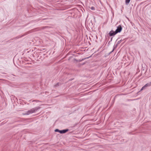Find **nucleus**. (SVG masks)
<instances>
[{"label":"nucleus","mask_w":151,"mask_h":151,"mask_svg":"<svg viewBox=\"0 0 151 151\" xmlns=\"http://www.w3.org/2000/svg\"><path fill=\"white\" fill-rule=\"evenodd\" d=\"M40 108V107L37 106L34 108H33L30 110L26 111L24 113L25 115H28L29 114L36 112Z\"/></svg>","instance_id":"obj_1"},{"label":"nucleus","mask_w":151,"mask_h":151,"mask_svg":"<svg viewBox=\"0 0 151 151\" xmlns=\"http://www.w3.org/2000/svg\"><path fill=\"white\" fill-rule=\"evenodd\" d=\"M68 130V129H64L62 130H60L58 129H56L55 130V132H58L61 134L65 133Z\"/></svg>","instance_id":"obj_2"},{"label":"nucleus","mask_w":151,"mask_h":151,"mask_svg":"<svg viewBox=\"0 0 151 151\" xmlns=\"http://www.w3.org/2000/svg\"><path fill=\"white\" fill-rule=\"evenodd\" d=\"M122 26L120 25H119L117 27V29L115 31L117 34L118 32H120L122 31Z\"/></svg>","instance_id":"obj_3"},{"label":"nucleus","mask_w":151,"mask_h":151,"mask_svg":"<svg viewBox=\"0 0 151 151\" xmlns=\"http://www.w3.org/2000/svg\"><path fill=\"white\" fill-rule=\"evenodd\" d=\"M116 33L115 32V31H114L113 30L111 31L109 33V35L110 36H114L115 35Z\"/></svg>","instance_id":"obj_4"},{"label":"nucleus","mask_w":151,"mask_h":151,"mask_svg":"<svg viewBox=\"0 0 151 151\" xmlns=\"http://www.w3.org/2000/svg\"><path fill=\"white\" fill-rule=\"evenodd\" d=\"M151 86V82H149L148 83L145 84L144 86L145 88L147 87H150Z\"/></svg>","instance_id":"obj_5"},{"label":"nucleus","mask_w":151,"mask_h":151,"mask_svg":"<svg viewBox=\"0 0 151 151\" xmlns=\"http://www.w3.org/2000/svg\"><path fill=\"white\" fill-rule=\"evenodd\" d=\"M130 0H126L125 3L126 4H128Z\"/></svg>","instance_id":"obj_6"},{"label":"nucleus","mask_w":151,"mask_h":151,"mask_svg":"<svg viewBox=\"0 0 151 151\" xmlns=\"http://www.w3.org/2000/svg\"><path fill=\"white\" fill-rule=\"evenodd\" d=\"M145 88L143 86V87H142V88H141V89H140V91H142L144 89H145Z\"/></svg>","instance_id":"obj_7"},{"label":"nucleus","mask_w":151,"mask_h":151,"mask_svg":"<svg viewBox=\"0 0 151 151\" xmlns=\"http://www.w3.org/2000/svg\"><path fill=\"white\" fill-rule=\"evenodd\" d=\"M91 9L92 10H94V8L93 7H91Z\"/></svg>","instance_id":"obj_8"},{"label":"nucleus","mask_w":151,"mask_h":151,"mask_svg":"<svg viewBox=\"0 0 151 151\" xmlns=\"http://www.w3.org/2000/svg\"><path fill=\"white\" fill-rule=\"evenodd\" d=\"M121 41V40H120V41H119L118 42V43H120Z\"/></svg>","instance_id":"obj_9"},{"label":"nucleus","mask_w":151,"mask_h":151,"mask_svg":"<svg viewBox=\"0 0 151 151\" xmlns=\"http://www.w3.org/2000/svg\"><path fill=\"white\" fill-rule=\"evenodd\" d=\"M113 51H114V50H113L111 51V53L112 52H113Z\"/></svg>","instance_id":"obj_10"},{"label":"nucleus","mask_w":151,"mask_h":151,"mask_svg":"<svg viewBox=\"0 0 151 151\" xmlns=\"http://www.w3.org/2000/svg\"><path fill=\"white\" fill-rule=\"evenodd\" d=\"M57 84H58V83H57V84L56 85H57Z\"/></svg>","instance_id":"obj_11"}]
</instances>
